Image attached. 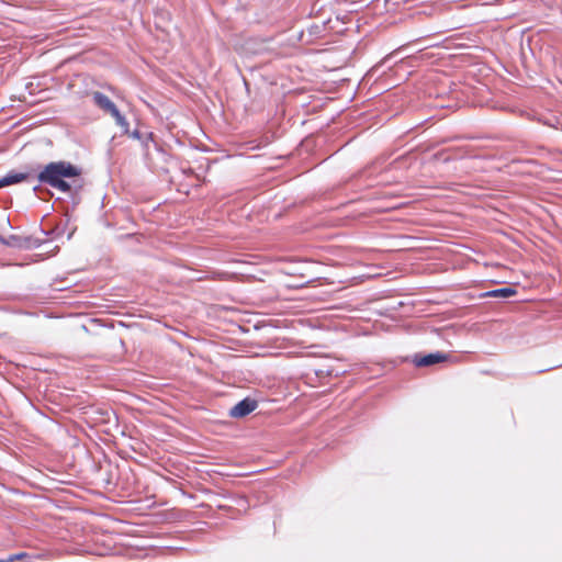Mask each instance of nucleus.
I'll return each mask as SVG.
<instances>
[{
    "label": "nucleus",
    "instance_id": "nucleus-1",
    "mask_svg": "<svg viewBox=\"0 0 562 562\" xmlns=\"http://www.w3.org/2000/svg\"><path fill=\"white\" fill-rule=\"evenodd\" d=\"M81 169L69 161L59 160L47 164L38 173L41 183L47 184L60 192L70 193L72 188H80Z\"/></svg>",
    "mask_w": 562,
    "mask_h": 562
},
{
    "label": "nucleus",
    "instance_id": "nucleus-2",
    "mask_svg": "<svg viewBox=\"0 0 562 562\" xmlns=\"http://www.w3.org/2000/svg\"><path fill=\"white\" fill-rule=\"evenodd\" d=\"M257 406L258 402L256 400L246 397L229 409V416L233 418H243L252 413Z\"/></svg>",
    "mask_w": 562,
    "mask_h": 562
},
{
    "label": "nucleus",
    "instance_id": "nucleus-3",
    "mask_svg": "<svg viewBox=\"0 0 562 562\" xmlns=\"http://www.w3.org/2000/svg\"><path fill=\"white\" fill-rule=\"evenodd\" d=\"M448 356L443 352H435L425 356L416 355L414 357V363L416 367H430L436 363L446 361Z\"/></svg>",
    "mask_w": 562,
    "mask_h": 562
},
{
    "label": "nucleus",
    "instance_id": "nucleus-4",
    "mask_svg": "<svg viewBox=\"0 0 562 562\" xmlns=\"http://www.w3.org/2000/svg\"><path fill=\"white\" fill-rule=\"evenodd\" d=\"M92 100L97 106L109 114H112L117 110L116 105L110 100V98L102 92H93Z\"/></svg>",
    "mask_w": 562,
    "mask_h": 562
},
{
    "label": "nucleus",
    "instance_id": "nucleus-5",
    "mask_svg": "<svg viewBox=\"0 0 562 562\" xmlns=\"http://www.w3.org/2000/svg\"><path fill=\"white\" fill-rule=\"evenodd\" d=\"M27 178L26 173L10 172L0 179V189L24 181Z\"/></svg>",
    "mask_w": 562,
    "mask_h": 562
},
{
    "label": "nucleus",
    "instance_id": "nucleus-6",
    "mask_svg": "<svg viewBox=\"0 0 562 562\" xmlns=\"http://www.w3.org/2000/svg\"><path fill=\"white\" fill-rule=\"evenodd\" d=\"M517 291L512 286H505L496 290L486 292L484 295L490 297H503L507 299L515 295Z\"/></svg>",
    "mask_w": 562,
    "mask_h": 562
},
{
    "label": "nucleus",
    "instance_id": "nucleus-7",
    "mask_svg": "<svg viewBox=\"0 0 562 562\" xmlns=\"http://www.w3.org/2000/svg\"><path fill=\"white\" fill-rule=\"evenodd\" d=\"M10 246L13 247H20V248H31L33 246H38V244L33 241L31 238H21L18 236H11L10 240L8 241Z\"/></svg>",
    "mask_w": 562,
    "mask_h": 562
},
{
    "label": "nucleus",
    "instance_id": "nucleus-8",
    "mask_svg": "<svg viewBox=\"0 0 562 562\" xmlns=\"http://www.w3.org/2000/svg\"><path fill=\"white\" fill-rule=\"evenodd\" d=\"M111 115L114 117L116 124L122 128L123 133L128 134L130 133V130H128L130 124L126 121V119L120 113L119 109Z\"/></svg>",
    "mask_w": 562,
    "mask_h": 562
},
{
    "label": "nucleus",
    "instance_id": "nucleus-9",
    "mask_svg": "<svg viewBox=\"0 0 562 562\" xmlns=\"http://www.w3.org/2000/svg\"><path fill=\"white\" fill-rule=\"evenodd\" d=\"M26 554L25 553H19V554H15V555H11L8 561L12 562L14 560H20L22 558H24Z\"/></svg>",
    "mask_w": 562,
    "mask_h": 562
},
{
    "label": "nucleus",
    "instance_id": "nucleus-10",
    "mask_svg": "<svg viewBox=\"0 0 562 562\" xmlns=\"http://www.w3.org/2000/svg\"><path fill=\"white\" fill-rule=\"evenodd\" d=\"M128 135L133 138H136V139H139L140 138V133L136 130L134 131L133 133H128Z\"/></svg>",
    "mask_w": 562,
    "mask_h": 562
},
{
    "label": "nucleus",
    "instance_id": "nucleus-11",
    "mask_svg": "<svg viewBox=\"0 0 562 562\" xmlns=\"http://www.w3.org/2000/svg\"><path fill=\"white\" fill-rule=\"evenodd\" d=\"M0 562H4V561L0 560Z\"/></svg>",
    "mask_w": 562,
    "mask_h": 562
}]
</instances>
